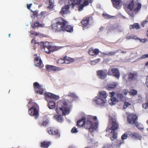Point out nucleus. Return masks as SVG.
Wrapping results in <instances>:
<instances>
[{"mask_svg":"<svg viewBox=\"0 0 148 148\" xmlns=\"http://www.w3.org/2000/svg\"><path fill=\"white\" fill-rule=\"evenodd\" d=\"M137 91L136 90L132 89L131 90L129 94L131 95L134 96L137 94Z\"/></svg>","mask_w":148,"mask_h":148,"instance_id":"e433bc0d","label":"nucleus"},{"mask_svg":"<svg viewBox=\"0 0 148 148\" xmlns=\"http://www.w3.org/2000/svg\"><path fill=\"white\" fill-rule=\"evenodd\" d=\"M103 16L106 18H110V16L108 14L103 13Z\"/></svg>","mask_w":148,"mask_h":148,"instance_id":"c03bdc74","label":"nucleus"},{"mask_svg":"<svg viewBox=\"0 0 148 148\" xmlns=\"http://www.w3.org/2000/svg\"><path fill=\"white\" fill-rule=\"evenodd\" d=\"M34 14L35 16H36L37 15V13L36 12H34Z\"/></svg>","mask_w":148,"mask_h":148,"instance_id":"774afa93","label":"nucleus"},{"mask_svg":"<svg viewBox=\"0 0 148 148\" xmlns=\"http://www.w3.org/2000/svg\"><path fill=\"white\" fill-rule=\"evenodd\" d=\"M108 95V94L105 91L100 92L99 95L97 96L93 99L94 103L100 106H104L107 103L106 98Z\"/></svg>","mask_w":148,"mask_h":148,"instance_id":"7ed1b4c3","label":"nucleus"},{"mask_svg":"<svg viewBox=\"0 0 148 148\" xmlns=\"http://www.w3.org/2000/svg\"><path fill=\"white\" fill-rule=\"evenodd\" d=\"M90 18H87L83 19L82 21V23L84 27H86L89 24Z\"/></svg>","mask_w":148,"mask_h":148,"instance_id":"7c9ffc66","label":"nucleus"},{"mask_svg":"<svg viewBox=\"0 0 148 148\" xmlns=\"http://www.w3.org/2000/svg\"><path fill=\"white\" fill-rule=\"evenodd\" d=\"M34 35L35 36H37L38 34V33H37V32H34Z\"/></svg>","mask_w":148,"mask_h":148,"instance_id":"338daca9","label":"nucleus"},{"mask_svg":"<svg viewBox=\"0 0 148 148\" xmlns=\"http://www.w3.org/2000/svg\"><path fill=\"white\" fill-rule=\"evenodd\" d=\"M66 0H60L59 3L60 5H62L64 3Z\"/></svg>","mask_w":148,"mask_h":148,"instance_id":"864d4df0","label":"nucleus"},{"mask_svg":"<svg viewBox=\"0 0 148 148\" xmlns=\"http://www.w3.org/2000/svg\"><path fill=\"white\" fill-rule=\"evenodd\" d=\"M45 99L47 101H48L50 99H58L59 96L56 95L50 92H46L45 95Z\"/></svg>","mask_w":148,"mask_h":148,"instance_id":"9b49d317","label":"nucleus"},{"mask_svg":"<svg viewBox=\"0 0 148 148\" xmlns=\"http://www.w3.org/2000/svg\"><path fill=\"white\" fill-rule=\"evenodd\" d=\"M99 59H96L94 61H95V62H96V63L97 62H99Z\"/></svg>","mask_w":148,"mask_h":148,"instance_id":"0e129e2a","label":"nucleus"},{"mask_svg":"<svg viewBox=\"0 0 148 148\" xmlns=\"http://www.w3.org/2000/svg\"><path fill=\"white\" fill-rule=\"evenodd\" d=\"M48 122L47 121H43V122L42 124V125L43 126H46L48 124Z\"/></svg>","mask_w":148,"mask_h":148,"instance_id":"5fc2aeb1","label":"nucleus"},{"mask_svg":"<svg viewBox=\"0 0 148 148\" xmlns=\"http://www.w3.org/2000/svg\"><path fill=\"white\" fill-rule=\"evenodd\" d=\"M140 26L137 23L134 24L133 25L130 26V29L136 28V29H139Z\"/></svg>","mask_w":148,"mask_h":148,"instance_id":"c9c22d12","label":"nucleus"},{"mask_svg":"<svg viewBox=\"0 0 148 148\" xmlns=\"http://www.w3.org/2000/svg\"><path fill=\"white\" fill-rule=\"evenodd\" d=\"M110 69L109 71L108 72V75H110ZM110 70L112 71L113 74V75L114 76L116 77L117 78H119V77L120 75L119 72L118 70V69L117 68H111Z\"/></svg>","mask_w":148,"mask_h":148,"instance_id":"a211bd4d","label":"nucleus"},{"mask_svg":"<svg viewBox=\"0 0 148 148\" xmlns=\"http://www.w3.org/2000/svg\"><path fill=\"white\" fill-rule=\"evenodd\" d=\"M47 131L49 134L55 136L56 138H59L60 136V133L58 130H53L52 129L49 128L47 129Z\"/></svg>","mask_w":148,"mask_h":148,"instance_id":"2eb2a0df","label":"nucleus"},{"mask_svg":"<svg viewBox=\"0 0 148 148\" xmlns=\"http://www.w3.org/2000/svg\"><path fill=\"white\" fill-rule=\"evenodd\" d=\"M127 135L128 134H127V133L123 134L121 136L122 140H123L127 138Z\"/></svg>","mask_w":148,"mask_h":148,"instance_id":"79ce46f5","label":"nucleus"},{"mask_svg":"<svg viewBox=\"0 0 148 148\" xmlns=\"http://www.w3.org/2000/svg\"><path fill=\"white\" fill-rule=\"evenodd\" d=\"M49 107L50 109H53L56 106V103L52 101H49Z\"/></svg>","mask_w":148,"mask_h":148,"instance_id":"473e14b6","label":"nucleus"},{"mask_svg":"<svg viewBox=\"0 0 148 148\" xmlns=\"http://www.w3.org/2000/svg\"><path fill=\"white\" fill-rule=\"evenodd\" d=\"M91 64L92 65H95L96 64V62H95V61H91Z\"/></svg>","mask_w":148,"mask_h":148,"instance_id":"052dcab7","label":"nucleus"},{"mask_svg":"<svg viewBox=\"0 0 148 148\" xmlns=\"http://www.w3.org/2000/svg\"><path fill=\"white\" fill-rule=\"evenodd\" d=\"M118 85V83L116 82H112L109 84L107 85L106 88L108 90H110L116 87Z\"/></svg>","mask_w":148,"mask_h":148,"instance_id":"393cba45","label":"nucleus"},{"mask_svg":"<svg viewBox=\"0 0 148 148\" xmlns=\"http://www.w3.org/2000/svg\"><path fill=\"white\" fill-rule=\"evenodd\" d=\"M31 42L32 43H33V42H34V44H36V43H37V42H36V41L34 39H32V41H31Z\"/></svg>","mask_w":148,"mask_h":148,"instance_id":"e2e57ef3","label":"nucleus"},{"mask_svg":"<svg viewBox=\"0 0 148 148\" xmlns=\"http://www.w3.org/2000/svg\"><path fill=\"white\" fill-rule=\"evenodd\" d=\"M148 22V21H146L143 22L142 23V26L143 27H144V25L145 24H146Z\"/></svg>","mask_w":148,"mask_h":148,"instance_id":"bf43d9fd","label":"nucleus"},{"mask_svg":"<svg viewBox=\"0 0 148 148\" xmlns=\"http://www.w3.org/2000/svg\"><path fill=\"white\" fill-rule=\"evenodd\" d=\"M116 96L118 99L122 101H124L125 100V97L123 94L119 92H118L116 93Z\"/></svg>","mask_w":148,"mask_h":148,"instance_id":"c85d7f7f","label":"nucleus"},{"mask_svg":"<svg viewBox=\"0 0 148 148\" xmlns=\"http://www.w3.org/2000/svg\"><path fill=\"white\" fill-rule=\"evenodd\" d=\"M121 51V53L123 54L126 53V52L124 51H121L120 49H118L116 50V51H111V52H107V53H101L102 54V56H112L114 55L116 53H118L119 51Z\"/></svg>","mask_w":148,"mask_h":148,"instance_id":"dca6fc26","label":"nucleus"},{"mask_svg":"<svg viewBox=\"0 0 148 148\" xmlns=\"http://www.w3.org/2000/svg\"><path fill=\"white\" fill-rule=\"evenodd\" d=\"M51 145L50 142H44L41 143V147H42L47 148Z\"/></svg>","mask_w":148,"mask_h":148,"instance_id":"2f4dec72","label":"nucleus"},{"mask_svg":"<svg viewBox=\"0 0 148 148\" xmlns=\"http://www.w3.org/2000/svg\"><path fill=\"white\" fill-rule=\"evenodd\" d=\"M143 107L145 109L148 108V100L147 102L143 104Z\"/></svg>","mask_w":148,"mask_h":148,"instance_id":"a19ab883","label":"nucleus"},{"mask_svg":"<svg viewBox=\"0 0 148 148\" xmlns=\"http://www.w3.org/2000/svg\"><path fill=\"white\" fill-rule=\"evenodd\" d=\"M128 135L132 138H136L139 139L141 137V136L140 134L136 133L130 132L129 134H128Z\"/></svg>","mask_w":148,"mask_h":148,"instance_id":"bb28decb","label":"nucleus"},{"mask_svg":"<svg viewBox=\"0 0 148 148\" xmlns=\"http://www.w3.org/2000/svg\"><path fill=\"white\" fill-rule=\"evenodd\" d=\"M93 119L95 121V122H92L89 119H87L85 121L84 127L85 128L89 130V131L92 132L96 129L98 126V123L96 121L97 118L96 116L92 117Z\"/></svg>","mask_w":148,"mask_h":148,"instance_id":"423d86ee","label":"nucleus"},{"mask_svg":"<svg viewBox=\"0 0 148 148\" xmlns=\"http://www.w3.org/2000/svg\"><path fill=\"white\" fill-rule=\"evenodd\" d=\"M32 5V4H30L27 5V9H29Z\"/></svg>","mask_w":148,"mask_h":148,"instance_id":"680f3d73","label":"nucleus"},{"mask_svg":"<svg viewBox=\"0 0 148 148\" xmlns=\"http://www.w3.org/2000/svg\"><path fill=\"white\" fill-rule=\"evenodd\" d=\"M28 112L31 116H35L36 119L38 116V110L34 106L31 108L29 110Z\"/></svg>","mask_w":148,"mask_h":148,"instance_id":"f8f14e48","label":"nucleus"},{"mask_svg":"<svg viewBox=\"0 0 148 148\" xmlns=\"http://www.w3.org/2000/svg\"><path fill=\"white\" fill-rule=\"evenodd\" d=\"M68 23L66 24L65 26H64V30L63 31H66L69 32H73V27L71 25H67Z\"/></svg>","mask_w":148,"mask_h":148,"instance_id":"a878e982","label":"nucleus"},{"mask_svg":"<svg viewBox=\"0 0 148 148\" xmlns=\"http://www.w3.org/2000/svg\"><path fill=\"white\" fill-rule=\"evenodd\" d=\"M92 1V0H84V3L79 5V11H82L84 7L87 6L89 3H91Z\"/></svg>","mask_w":148,"mask_h":148,"instance_id":"6ab92c4d","label":"nucleus"},{"mask_svg":"<svg viewBox=\"0 0 148 148\" xmlns=\"http://www.w3.org/2000/svg\"><path fill=\"white\" fill-rule=\"evenodd\" d=\"M82 0H70L69 1V4L70 6H72L73 7L75 5L79 4Z\"/></svg>","mask_w":148,"mask_h":148,"instance_id":"4be33fe9","label":"nucleus"},{"mask_svg":"<svg viewBox=\"0 0 148 148\" xmlns=\"http://www.w3.org/2000/svg\"><path fill=\"white\" fill-rule=\"evenodd\" d=\"M57 63L60 64L65 63V59H58L57 61Z\"/></svg>","mask_w":148,"mask_h":148,"instance_id":"58836bf2","label":"nucleus"},{"mask_svg":"<svg viewBox=\"0 0 148 148\" xmlns=\"http://www.w3.org/2000/svg\"><path fill=\"white\" fill-rule=\"evenodd\" d=\"M136 126L138 129L142 131L143 130V126L140 123L138 124L137 125H136Z\"/></svg>","mask_w":148,"mask_h":148,"instance_id":"4c0bfd02","label":"nucleus"},{"mask_svg":"<svg viewBox=\"0 0 148 148\" xmlns=\"http://www.w3.org/2000/svg\"><path fill=\"white\" fill-rule=\"evenodd\" d=\"M86 118L83 117L81 119L77 122V124L79 126H84Z\"/></svg>","mask_w":148,"mask_h":148,"instance_id":"cd10ccee","label":"nucleus"},{"mask_svg":"<svg viewBox=\"0 0 148 148\" xmlns=\"http://www.w3.org/2000/svg\"><path fill=\"white\" fill-rule=\"evenodd\" d=\"M43 25L41 24L39 22L36 21L34 23V25L32 26V27L33 28H34L35 27H43Z\"/></svg>","mask_w":148,"mask_h":148,"instance_id":"f704fd0d","label":"nucleus"},{"mask_svg":"<svg viewBox=\"0 0 148 148\" xmlns=\"http://www.w3.org/2000/svg\"><path fill=\"white\" fill-rule=\"evenodd\" d=\"M64 59L65 63L69 64L74 61V59L70 57H66L64 58Z\"/></svg>","mask_w":148,"mask_h":148,"instance_id":"72a5a7b5","label":"nucleus"},{"mask_svg":"<svg viewBox=\"0 0 148 148\" xmlns=\"http://www.w3.org/2000/svg\"><path fill=\"white\" fill-rule=\"evenodd\" d=\"M68 96L71 97L75 100H77L79 98L77 96L74 92H69L68 94Z\"/></svg>","mask_w":148,"mask_h":148,"instance_id":"c756f323","label":"nucleus"},{"mask_svg":"<svg viewBox=\"0 0 148 148\" xmlns=\"http://www.w3.org/2000/svg\"><path fill=\"white\" fill-rule=\"evenodd\" d=\"M56 111L59 115H54V118L59 122H63L64 119L62 116L67 115L69 113V107L65 100H60L58 102Z\"/></svg>","mask_w":148,"mask_h":148,"instance_id":"f257e3e1","label":"nucleus"},{"mask_svg":"<svg viewBox=\"0 0 148 148\" xmlns=\"http://www.w3.org/2000/svg\"><path fill=\"white\" fill-rule=\"evenodd\" d=\"M41 48L42 50L43 51L45 52L48 53H50V52L52 50V46L50 45L49 42H42L40 43Z\"/></svg>","mask_w":148,"mask_h":148,"instance_id":"0eeeda50","label":"nucleus"},{"mask_svg":"<svg viewBox=\"0 0 148 148\" xmlns=\"http://www.w3.org/2000/svg\"><path fill=\"white\" fill-rule=\"evenodd\" d=\"M46 14V12H41L40 14V15L42 17H44L45 16V15Z\"/></svg>","mask_w":148,"mask_h":148,"instance_id":"09e8293b","label":"nucleus"},{"mask_svg":"<svg viewBox=\"0 0 148 148\" xmlns=\"http://www.w3.org/2000/svg\"><path fill=\"white\" fill-rule=\"evenodd\" d=\"M117 143H118L117 147H119L122 144L120 141H118L117 142Z\"/></svg>","mask_w":148,"mask_h":148,"instance_id":"4d7b16f0","label":"nucleus"},{"mask_svg":"<svg viewBox=\"0 0 148 148\" xmlns=\"http://www.w3.org/2000/svg\"><path fill=\"white\" fill-rule=\"evenodd\" d=\"M110 120L108 127L106 128V132L109 134L112 133V136L111 138V140L115 139L117 138V133L115 132L118 128L119 125L115 118L109 117Z\"/></svg>","mask_w":148,"mask_h":148,"instance_id":"f03ea898","label":"nucleus"},{"mask_svg":"<svg viewBox=\"0 0 148 148\" xmlns=\"http://www.w3.org/2000/svg\"><path fill=\"white\" fill-rule=\"evenodd\" d=\"M133 39H137V37L136 36H134L133 35Z\"/></svg>","mask_w":148,"mask_h":148,"instance_id":"69168bd1","label":"nucleus"},{"mask_svg":"<svg viewBox=\"0 0 148 148\" xmlns=\"http://www.w3.org/2000/svg\"><path fill=\"white\" fill-rule=\"evenodd\" d=\"M34 65L35 66H38L40 68H42L43 67V65L42 63V61L40 59L39 54H36L34 55Z\"/></svg>","mask_w":148,"mask_h":148,"instance_id":"9d476101","label":"nucleus"},{"mask_svg":"<svg viewBox=\"0 0 148 148\" xmlns=\"http://www.w3.org/2000/svg\"><path fill=\"white\" fill-rule=\"evenodd\" d=\"M145 84L147 87L148 88V76L146 78Z\"/></svg>","mask_w":148,"mask_h":148,"instance_id":"6e6d98bb","label":"nucleus"},{"mask_svg":"<svg viewBox=\"0 0 148 148\" xmlns=\"http://www.w3.org/2000/svg\"><path fill=\"white\" fill-rule=\"evenodd\" d=\"M131 105L130 103L127 102H125L124 103V105H123V108L125 109L127 107Z\"/></svg>","mask_w":148,"mask_h":148,"instance_id":"ea45409f","label":"nucleus"},{"mask_svg":"<svg viewBox=\"0 0 148 148\" xmlns=\"http://www.w3.org/2000/svg\"><path fill=\"white\" fill-rule=\"evenodd\" d=\"M46 69L49 71H50L53 70L54 71H59L61 70V69L58 67L54 66L53 65H47L46 66Z\"/></svg>","mask_w":148,"mask_h":148,"instance_id":"aec40b11","label":"nucleus"},{"mask_svg":"<svg viewBox=\"0 0 148 148\" xmlns=\"http://www.w3.org/2000/svg\"><path fill=\"white\" fill-rule=\"evenodd\" d=\"M49 5L48 6V8L49 9H51L53 8V3H49Z\"/></svg>","mask_w":148,"mask_h":148,"instance_id":"3c124183","label":"nucleus"},{"mask_svg":"<svg viewBox=\"0 0 148 148\" xmlns=\"http://www.w3.org/2000/svg\"><path fill=\"white\" fill-rule=\"evenodd\" d=\"M123 29L122 27H120L118 28V31L119 32H122L123 31Z\"/></svg>","mask_w":148,"mask_h":148,"instance_id":"13d9d810","label":"nucleus"},{"mask_svg":"<svg viewBox=\"0 0 148 148\" xmlns=\"http://www.w3.org/2000/svg\"><path fill=\"white\" fill-rule=\"evenodd\" d=\"M115 94V92H110V95L111 97H113L114 96Z\"/></svg>","mask_w":148,"mask_h":148,"instance_id":"603ef678","label":"nucleus"},{"mask_svg":"<svg viewBox=\"0 0 148 148\" xmlns=\"http://www.w3.org/2000/svg\"><path fill=\"white\" fill-rule=\"evenodd\" d=\"M137 77V74L136 73H130L128 76H124V78L127 81V80L126 79V77H128V81H131L136 80V79Z\"/></svg>","mask_w":148,"mask_h":148,"instance_id":"4468645a","label":"nucleus"},{"mask_svg":"<svg viewBox=\"0 0 148 148\" xmlns=\"http://www.w3.org/2000/svg\"><path fill=\"white\" fill-rule=\"evenodd\" d=\"M141 7V4L138 2L134 3L133 0L132 2L127 7L128 10H130L129 11L128 10H126V12L129 14L130 16L133 18L134 17V14L132 12V11L134 10L135 13H136L139 11Z\"/></svg>","mask_w":148,"mask_h":148,"instance_id":"39448f33","label":"nucleus"},{"mask_svg":"<svg viewBox=\"0 0 148 148\" xmlns=\"http://www.w3.org/2000/svg\"><path fill=\"white\" fill-rule=\"evenodd\" d=\"M148 58V54H145L142 55L140 58L138 59H144L146 58Z\"/></svg>","mask_w":148,"mask_h":148,"instance_id":"de8ad7c7","label":"nucleus"},{"mask_svg":"<svg viewBox=\"0 0 148 148\" xmlns=\"http://www.w3.org/2000/svg\"><path fill=\"white\" fill-rule=\"evenodd\" d=\"M71 131L73 133H77L78 132L77 128L75 127H74L71 130Z\"/></svg>","mask_w":148,"mask_h":148,"instance_id":"37998d69","label":"nucleus"},{"mask_svg":"<svg viewBox=\"0 0 148 148\" xmlns=\"http://www.w3.org/2000/svg\"><path fill=\"white\" fill-rule=\"evenodd\" d=\"M122 92L125 95H126L128 93L129 91L127 89H124L122 91Z\"/></svg>","mask_w":148,"mask_h":148,"instance_id":"49530a36","label":"nucleus"},{"mask_svg":"<svg viewBox=\"0 0 148 148\" xmlns=\"http://www.w3.org/2000/svg\"><path fill=\"white\" fill-rule=\"evenodd\" d=\"M118 101V99L115 97H111L110 99L108 101V102L111 105H114Z\"/></svg>","mask_w":148,"mask_h":148,"instance_id":"5701e85b","label":"nucleus"},{"mask_svg":"<svg viewBox=\"0 0 148 148\" xmlns=\"http://www.w3.org/2000/svg\"><path fill=\"white\" fill-rule=\"evenodd\" d=\"M99 52V51L98 49L93 50L92 48H90L88 51L89 54L92 56L97 55Z\"/></svg>","mask_w":148,"mask_h":148,"instance_id":"b1692460","label":"nucleus"},{"mask_svg":"<svg viewBox=\"0 0 148 148\" xmlns=\"http://www.w3.org/2000/svg\"><path fill=\"white\" fill-rule=\"evenodd\" d=\"M133 35H131L130 36H127L126 37V39H128V40L133 39Z\"/></svg>","mask_w":148,"mask_h":148,"instance_id":"8fccbe9b","label":"nucleus"},{"mask_svg":"<svg viewBox=\"0 0 148 148\" xmlns=\"http://www.w3.org/2000/svg\"><path fill=\"white\" fill-rule=\"evenodd\" d=\"M33 85L35 89V92L40 95H42L45 89V87H43L37 82H34Z\"/></svg>","mask_w":148,"mask_h":148,"instance_id":"6e6552de","label":"nucleus"},{"mask_svg":"<svg viewBox=\"0 0 148 148\" xmlns=\"http://www.w3.org/2000/svg\"><path fill=\"white\" fill-rule=\"evenodd\" d=\"M69 8V5H66L64 8H62L60 12V13L62 14L69 13H70Z\"/></svg>","mask_w":148,"mask_h":148,"instance_id":"412c9836","label":"nucleus"},{"mask_svg":"<svg viewBox=\"0 0 148 148\" xmlns=\"http://www.w3.org/2000/svg\"><path fill=\"white\" fill-rule=\"evenodd\" d=\"M137 119L138 116L136 114H130L128 115L127 121L129 123L131 124H136Z\"/></svg>","mask_w":148,"mask_h":148,"instance_id":"1a4fd4ad","label":"nucleus"},{"mask_svg":"<svg viewBox=\"0 0 148 148\" xmlns=\"http://www.w3.org/2000/svg\"><path fill=\"white\" fill-rule=\"evenodd\" d=\"M112 146L109 144H105L103 147V148H111Z\"/></svg>","mask_w":148,"mask_h":148,"instance_id":"a18cd8bd","label":"nucleus"},{"mask_svg":"<svg viewBox=\"0 0 148 148\" xmlns=\"http://www.w3.org/2000/svg\"><path fill=\"white\" fill-rule=\"evenodd\" d=\"M114 7L117 9H120L122 6L121 0H112Z\"/></svg>","mask_w":148,"mask_h":148,"instance_id":"ddd939ff","label":"nucleus"},{"mask_svg":"<svg viewBox=\"0 0 148 148\" xmlns=\"http://www.w3.org/2000/svg\"><path fill=\"white\" fill-rule=\"evenodd\" d=\"M97 74L98 77L101 79H104L106 76V71L102 70L98 71L97 72Z\"/></svg>","mask_w":148,"mask_h":148,"instance_id":"f3484780","label":"nucleus"},{"mask_svg":"<svg viewBox=\"0 0 148 148\" xmlns=\"http://www.w3.org/2000/svg\"><path fill=\"white\" fill-rule=\"evenodd\" d=\"M54 23L51 25L53 29L55 31L60 32L63 31L64 26L68 23L62 18H59L56 19L54 21Z\"/></svg>","mask_w":148,"mask_h":148,"instance_id":"20e7f679","label":"nucleus"}]
</instances>
